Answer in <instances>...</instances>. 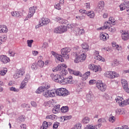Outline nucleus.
I'll return each instance as SVG.
<instances>
[{"label": "nucleus", "mask_w": 129, "mask_h": 129, "mask_svg": "<svg viewBox=\"0 0 129 129\" xmlns=\"http://www.w3.org/2000/svg\"><path fill=\"white\" fill-rule=\"evenodd\" d=\"M69 92L65 88L49 90V97H55L56 94L58 96L64 97V96L69 95Z\"/></svg>", "instance_id": "f257e3e1"}, {"label": "nucleus", "mask_w": 129, "mask_h": 129, "mask_svg": "<svg viewBox=\"0 0 129 129\" xmlns=\"http://www.w3.org/2000/svg\"><path fill=\"white\" fill-rule=\"evenodd\" d=\"M114 19L112 17H109L108 22H105L102 27H100L98 28L97 30L99 31H103V30H105L108 28V25L107 24H108V25H111V24H114Z\"/></svg>", "instance_id": "f03ea898"}, {"label": "nucleus", "mask_w": 129, "mask_h": 129, "mask_svg": "<svg viewBox=\"0 0 129 129\" xmlns=\"http://www.w3.org/2000/svg\"><path fill=\"white\" fill-rule=\"evenodd\" d=\"M70 51H71V49H70V48L69 47H66L61 49L60 52L61 55H61L62 58L64 57L65 59H69V54H68V53H69Z\"/></svg>", "instance_id": "7ed1b4c3"}, {"label": "nucleus", "mask_w": 129, "mask_h": 129, "mask_svg": "<svg viewBox=\"0 0 129 129\" xmlns=\"http://www.w3.org/2000/svg\"><path fill=\"white\" fill-rule=\"evenodd\" d=\"M36 11H37V7L36 6L30 7L29 8V14L26 18L25 20L28 21V19H31L34 16V14L36 13Z\"/></svg>", "instance_id": "20e7f679"}, {"label": "nucleus", "mask_w": 129, "mask_h": 129, "mask_svg": "<svg viewBox=\"0 0 129 129\" xmlns=\"http://www.w3.org/2000/svg\"><path fill=\"white\" fill-rule=\"evenodd\" d=\"M73 78L72 76H70L69 77L64 78L63 77L62 81L61 82V84L65 85V84H72L73 83Z\"/></svg>", "instance_id": "39448f33"}, {"label": "nucleus", "mask_w": 129, "mask_h": 129, "mask_svg": "<svg viewBox=\"0 0 129 129\" xmlns=\"http://www.w3.org/2000/svg\"><path fill=\"white\" fill-rule=\"evenodd\" d=\"M51 77H52V79L53 80V81L61 84V82H62L63 79V76L60 75H54V74H51Z\"/></svg>", "instance_id": "423d86ee"}, {"label": "nucleus", "mask_w": 129, "mask_h": 129, "mask_svg": "<svg viewBox=\"0 0 129 129\" xmlns=\"http://www.w3.org/2000/svg\"><path fill=\"white\" fill-rule=\"evenodd\" d=\"M48 23H50V19L43 18L39 21V24L36 26V28H40V27H42V26H44V25H47Z\"/></svg>", "instance_id": "0eeeda50"}, {"label": "nucleus", "mask_w": 129, "mask_h": 129, "mask_svg": "<svg viewBox=\"0 0 129 129\" xmlns=\"http://www.w3.org/2000/svg\"><path fill=\"white\" fill-rule=\"evenodd\" d=\"M96 87L101 91H105L106 90V85L103 84L102 82L98 81L96 84Z\"/></svg>", "instance_id": "6e6552de"}, {"label": "nucleus", "mask_w": 129, "mask_h": 129, "mask_svg": "<svg viewBox=\"0 0 129 129\" xmlns=\"http://www.w3.org/2000/svg\"><path fill=\"white\" fill-rule=\"evenodd\" d=\"M120 11H124V10H126V12L129 13V2L125 1L124 3L121 4L119 6Z\"/></svg>", "instance_id": "1a4fd4ad"}, {"label": "nucleus", "mask_w": 129, "mask_h": 129, "mask_svg": "<svg viewBox=\"0 0 129 129\" xmlns=\"http://www.w3.org/2000/svg\"><path fill=\"white\" fill-rule=\"evenodd\" d=\"M94 58L95 60H98L104 62V58L99 55V51L95 50L94 52Z\"/></svg>", "instance_id": "9d476101"}, {"label": "nucleus", "mask_w": 129, "mask_h": 129, "mask_svg": "<svg viewBox=\"0 0 129 129\" xmlns=\"http://www.w3.org/2000/svg\"><path fill=\"white\" fill-rule=\"evenodd\" d=\"M86 59V55L84 53L80 54L75 59V63H79V62H82Z\"/></svg>", "instance_id": "9b49d317"}, {"label": "nucleus", "mask_w": 129, "mask_h": 129, "mask_svg": "<svg viewBox=\"0 0 129 129\" xmlns=\"http://www.w3.org/2000/svg\"><path fill=\"white\" fill-rule=\"evenodd\" d=\"M121 83L124 91L127 93H129L128 84L127 83V81H126V80H121Z\"/></svg>", "instance_id": "f8f14e48"}, {"label": "nucleus", "mask_w": 129, "mask_h": 129, "mask_svg": "<svg viewBox=\"0 0 129 129\" xmlns=\"http://www.w3.org/2000/svg\"><path fill=\"white\" fill-rule=\"evenodd\" d=\"M11 61L9 57L7 56V55H0V61L2 62L3 64H7Z\"/></svg>", "instance_id": "ddd939ff"}, {"label": "nucleus", "mask_w": 129, "mask_h": 129, "mask_svg": "<svg viewBox=\"0 0 129 129\" xmlns=\"http://www.w3.org/2000/svg\"><path fill=\"white\" fill-rule=\"evenodd\" d=\"M25 74V70L23 69H20V70H18L17 71V73L16 74V75H14V78L17 79V78H20V77H22V76Z\"/></svg>", "instance_id": "4468645a"}, {"label": "nucleus", "mask_w": 129, "mask_h": 129, "mask_svg": "<svg viewBox=\"0 0 129 129\" xmlns=\"http://www.w3.org/2000/svg\"><path fill=\"white\" fill-rule=\"evenodd\" d=\"M51 53L52 56H54V57H55V58L56 59V60H57L58 61H59V62L64 61V58L62 57V55L57 54L54 51H51Z\"/></svg>", "instance_id": "2eb2a0df"}, {"label": "nucleus", "mask_w": 129, "mask_h": 129, "mask_svg": "<svg viewBox=\"0 0 129 129\" xmlns=\"http://www.w3.org/2000/svg\"><path fill=\"white\" fill-rule=\"evenodd\" d=\"M101 127V124H98L95 125L93 124H88L85 127V129H100Z\"/></svg>", "instance_id": "dca6fc26"}, {"label": "nucleus", "mask_w": 129, "mask_h": 129, "mask_svg": "<svg viewBox=\"0 0 129 129\" xmlns=\"http://www.w3.org/2000/svg\"><path fill=\"white\" fill-rule=\"evenodd\" d=\"M103 9H104V2L100 1L96 8V10L97 12H100V11H102Z\"/></svg>", "instance_id": "f3484780"}, {"label": "nucleus", "mask_w": 129, "mask_h": 129, "mask_svg": "<svg viewBox=\"0 0 129 129\" xmlns=\"http://www.w3.org/2000/svg\"><path fill=\"white\" fill-rule=\"evenodd\" d=\"M68 70L69 72V73H70V74H73L74 75H75L76 76H80V77H81V76H82V74H81V73L79 71H73L72 69H68Z\"/></svg>", "instance_id": "a211bd4d"}, {"label": "nucleus", "mask_w": 129, "mask_h": 129, "mask_svg": "<svg viewBox=\"0 0 129 129\" xmlns=\"http://www.w3.org/2000/svg\"><path fill=\"white\" fill-rule=\"evenodd\" d=\"M87 97V101L88 102H92L94 99H95V97L92 94H88L86 96Z\"/></svg>", "instance_id": "6ab92c4d"}, {"label": "nucleus", "mask_w": 129, "mask_h": 129, "mask_svg": "<svg viewBox=\"0 0 129 129\" xmlns=\"http://www.w3.org/2000/svg\"><path fill=\"white\" fill-rule=\"evenodd\" d=\"M121 38L123 41H127L129 39L128 32L125 31H123V33L121 34Z\"/></svg>", "instance_id": "aec40b11"}, {"label": "nucleus", "mask_w": 129, "mask_h": 129, "mask_svg": "<svg viewBox=\"0 0 129 129\" xmlns=\"http://www.w3.org/2000/svg\"><path fill=\"white\" fill-rule=\"evenodd\" d=\"M115 100L116 102L118 104L119 106H123V98L121 97L117 96L116 97Z\"/></svg>", "instance_id": "412c9836"}, {"label": "nucleus", "mask_w": 129, "mask_h": 129, "mask_svg": "<svg viewBox=\"0 0 129 129\" xmlns=\"http://www.w3.org/2000/svg\"><path fill=\"white\" fill-rule=\"evenodd\" d=\"M44 91H45V89L44 88V87L40 86L36 90L35 92L37 94H40L42 93V92H44Z\"/></svg>", "instance_id": "4be33fe9"}, {"label": "nucleus", "mask_w": 129, "mask_h": 129, "mask_svg": "<svg viewBox=\"0 0 129 129\" xmlns=\"http://www.w3.org/2000/svg\"><path fill=\"white\" fill-rule=\"evenodd\" d=\"M12 17H16V18H20L21 17V12L15 11L11 12Z\"/></svg>", "instance_id": "5701e85b"}, {"label": "nucleus", "mask_w": 129, "mask_h": 129, "mask_svg": "<svg viewBox=\"0 0 129 129\" xmlns=\"http://www.w3.org/2000/svg\"><path fill=\"white\" fill-rule=\"evenodd\" d=\"M87 16L89 17L91 19H93L95 17V14L93 11H88L87 13Z\"/></svg>", "instance_id": "b1692460"}, {"label": "nucleus", "mask_w": 129, "mask_h": 129, "mask_svg": "<svg viewBox=\"0 0 129 129\" xmlns=\"http://www.w3.org/2000/svg\"><path fill=\"white\" fill-rule=\"evenodd\" d=\"M17 122H19V123H21V122H23V121H25V116L22 115L20 116L17 119Z\"/></svg>", "instance_id": "393cba45"}, {"label": "nucleus", "mask_w": 129, "mask_h": 129, "mask_svg": "<svg viewBox=\"0 0 129 129\" xmlns=\"http://www.w3.org/2000/svg\"><path fill=\"white\" fill-rule=\"evenodd\" d=\"M59 109H60V105H55L54 108L52 109L53 113H57V112H58L59 111Z\"/></svg>", "instance_id": "a878e982"}, {"label": "nucleus", "mask_w": 129, "mask_h": 129, "mask_svg": "<svg viewBox=\"0 0 129 129\" xmlns=\"http://www.w3.org/2000/svg\"><path fill=\"white\" fill-rule=\"evenodd\" d=\"M37 63L38 66H39V67H40V68H43L44 67V66L45 65V62L42 60H38Z\"/></svg>", "instance_id": "bb28decb"}, {"label": "nucleus", "mask_w": 129, "mask_h": 129, "mask_svg": "<svg viewBox=\"0 0 129 129\" xmlns=\"http://www.w3.org/2000/svg\"><path fill=\"white\" fill-rule=\"evenodd\" d=\"M69 110V107L67 106H62L60 109L61 112H67Z\"/></svg>", "instance_id": "cd10ccee"}, {"label": "nucleus", "mask_w": 129, "mask_h": 129, "mask_svg": "<svg viewBox=\"0 0 129 129\" xmlns=\"http://www.w3.org/2000/svg\"><path fill=\"white\" fill-rule=\"evenodd\" d=\"M60 30L61 34L67 32V27L64 26H60Z\"/></svg>", "instance_id": "c85d7f7f"}, {"label": "nucleus", "mask_w": 129, "mask_h": 129, "mask_svg": "<svg viewBox=\"0 0 129 129\" xmlns=\"http://www.w3.org/2000/svg\"><path fill=\"white\" fill-rule=\"evenodd\" d=\"M1 33H8V28L6 25H1Z\"/></svg>", "instance_id": "c756f323"}, {"label": "nucleus", "mask_w": 129, "mask_h": 129, "mask_svg": "<svg viewBox=\"0 0 129 129\" xmlns=\"http://www.w3.org/2000/svg\"><path fill=\"white\" fill-rule=\"evenodd\" d=\"M116 119L115 118V117L113 116L112 114L110 115V117L109 118V121H110V122H112V123H113V122H115Z\"/></svg>", "instance_id": "7c9ffc66"}, {"label": "nucleus", "mask_w": 129, "mask_h": 129, "mask_svg": "<svg viewBox=\"0 0 129 129\" xmlns=\"http://www.w3.org/2000/svg\"><path fill=\"white\" fill-rule=\"evenodd\" d=\"M81 46L84 50H87L88 51V49H89V45L86 43H83L81 44Z\"/></svg>", "instance_id": "2f4dec72"}, {"label": "nucleus", "mask_w": 129, "mask_h": 129, "mask_svg": "<svg viewBox=\"0 0 129 129\" xmlns=\"http://www.w3.org/2000/svg\"><path fill=\"white\" fill-rule=\"evenodd\" d=\"M115 112L117 114H124V110H123V109H117Z\"/></svg>", "instance_id": "473e14b6"}, {"label": "nucleus", "mask_w": 129, "mask_h": 129, "mask_svg": "<svg viewBox=\"0 0 129 129\" xmlns=\"http://www.w3.org/2000/svg\"><path fill=\"white\" fill-rule=\"evenodd\" d=\"M104 76L105 77H107V78H110V79H112L111 78V71H109V72H106L104 74Z\"/></svg>", "instance_id": "72a5a7b5"}, {"label": "nucleus", "mask_w": 129, "mask_h": 129, "mask_svg": "<svg viewBox=\"0 0 129 129\" xmlns=\"http://www.w3.org/2000/svg\"><path fill=\"white\" fill-rule=\"evenodd\" d=\"M107 38H108V37H107L106 36H105V35H104L103 34H100V39L102 41H104V42H105V41H106V40H107Z\"/></svg>", "instance_id": "f704fd0d"}, {"label": "nucleus", "mask_w": 129, "mask_h": 129, "mask_svg": "<svg viewBox=\"0 0 129 129\" xmlns=\"http://www.w3.org/2000/svg\"><path fill=\"white\" fill-rule=\"evenodd\" d=\"M111 78L113 79L114 78H116L119 76V75L115 72H111Z\"/></svg>", "instance_id": "c9c22d12"}, {"label": "nucleus", "mask_w": 129, "mask_h": 129, "mask_svg": "<svg viewBox=\"0 0 129 129\" xmlns=\"http://www.w3.org/2000/svg\"><path fill=\"white\" fill-rule=\"evenodd\" d=\"M61 69V64H58L57 67L54 68L52 69V71L53 72H57V71H60Z\"/></svg>", "instance_id": "e433bc0d"}, {"label": "nucleus", "mask_w": 129, "mask_h": 129, "mask_svg": "<svg viewBox=\"0 0 129 129\" xmlns=\"http://www.w3.org/2000/svg\"><path fill=\"white\" fill-rule=\"evenodd\" d=\"M93 71H94V72H98L101 71V69H100V67L95 65Z\"/></svg>", "instance_id": "4c0bfd02"}, {"label": "nucleus", "mask_w": 129, "mask_h": 129, "mask_svg": "<svg viewBox=\"0 0 129 129\" xmlns=\"http://www.w3.org/2000/svg\"><path fill=\"white\" fill-rule=\"evenodd\" d=\"M83 123H85L86 124L89 123L90 121V118L89 117H85L82 120Z\"/></svg>", "instance_id": "58836bf2"}, {"label": "nucleus", "mask_w": 129, "mask_h": 129, "mask_svg": "<svg viewBox=\"0 0 129 129\" xmlns=\"http://www.w3.org/2000/svg\"><path fill=\"white\" fill-rule=\"evenodd\" d=\"M90 76V72L88 71L85 74H84V75L83 76V77L84 79H85V80H86V79H87L88 77H89Z\"/></svg>", "instance_id": "ea45409f"}, {"label": "nucleus", "mask_w": 129, "mask_h": 129, "mask_svg": "<svg viewBox=\"0 0 129 129\" xmlns=\"http://www.w3.org/2000/svg\"><path fill=\"white\" fill-rule=\"evenodd\" d=\"M55 21L57 23H59V24H61L62 25H63V22H62L63 18H61L59 17H57L55 18Z\"/></svg>", "instance_id": "a19ab883"}, {"label": "nucleus", "mask_w": 129, "mask_h": 129, "mask_svg": "<svg viewBox=\"0 0 129 129\" xmlns=\"http://www.w3.org/2000/svg\"><path fill=\"white\" fill-rule=\"evenodd\" d=\"M54 33L55 34H61V30H60V26L57 27L54 29Z\"/></svg>", "instance_id": "79ce46f5"}, {"label": "nucleus", "mask_w": 129, "mask_h": 129, "mask_svg": "<svg viewBox=\"0 0 129 129\" xmlns=\"http://www.w3.org/2000/svg\"><path fill=\"white\" fill-rule=\"evenodd\" d=\"M7 72H8L7 69H4V70L0 71L1 76H5V75H6L7 74Z\"/></svg>", "instance_id": "37998d69"}, {"label": "nucleus", "mask_w": 129, "mask_h": 129, "mask_svg": "<svg viewBox=\"0 0 129 129\" xmlns=\"http://www.w3.org/2000/svg\"><path fill=\"white\" fill-rule=\"evenodd\" d=\"M32 70H37L38 69V64L36 62H34L31 66Z\"/></svg>", "instance_id": "c03bdc74"}, {"label": "nucleus", "mask_w": 129, "mask_h": 129, "mask_svg": "<svg viewBox=\"0 0 129 129\" xmlns=\"http://www.w3.org/2000/svg\"><path fill=\"white\" fill-rule=\"evenodd\" d=\"M48 128V122L46 121H44L43 123L42 126L40 129H47Z\"/></svg>", "instance_id": "a18cd8bd"}, {"label": "nucleus", "mask_w": 129, "mask_h": 129, "mask_svg": "<svg viewBox=\"0 0 129 129\" xmlns=\"http://www.w3.org/2000/svg\"><path fill=\"white\" fill-rule=\"evenodd\" d=\"M10 90H11V91H14V92H19V91H20L19 89L16 88L15 87H10Z\"/></svg>", "instance_id": "49530a36"}, {"label": "nucleus", "mask_w": 129, "mask_h": 129, "mask_svg": "<svg viewBox=\"0 0 129 129\" xmlns=\"http://www.w3.org/2000/svg\"><path fill=\"white\" fill-rule=\"evenodd\" d=\"M108 29H109V32H111V33H114L115 31H116V28L113 27H109V26L108 25Z\"/></svg>", "instance_id": "de8ad7c7"}, {"label": "nucleus", "mask_w": 129, "mask_h": 129, "mask_svg": "<svg viewBox=\"0 0 129 129\" xmlns=\"http://www.w3.org/2000/svg\"><path fill=\"white\" fill-rule=\"evenodd\" d=\"M43 95L45 97H50V90H47L43 93Z\"/></svg>", "instance_id": "09e8293b"}, {"label": "nucleus", "mask_w": 129, "mask_h": 129, "mask_svg": "<svg viewBox=\"0 0 129 129\" xmlns=\"http://www.w3.org/2000/svg\"><path fill=\"white\" fill-rule=\"evenodd\" d=\"M60 125V123L58 122H55L54 124H53V129H57L58 128V127Z\"/></svg>", "instance_id": "8fccbe9b"}, {"label": "nucleus", "mask_w": 129, "mask_h": 129, "mask_svg": "<svg viewBox=\"0 0 129 129\" xmlns=\"http://www.w3.org/2000/svg\"><path fill=\"white\" fill-rule=\"evenodd\" d=\"M77 20H78V21H82V20H84V19H85V16L82 15V16H77L76 17Z\"/></svg>", "instance_id": "3c124183"}, {"label": "nucleus", "mask_w": 129, "mask_h": 129, "mask_svg": "<svg viewBox=\"0 0 129 129\" xmlns=\"http://www.w3.org/2000/svg\"><path fill=\"white\" fill-rule=\"evenodd\" d=\"M27 83H28V82H26V81H23L22 82L20 87L21 89H23L27 85Z\"/></svg>", "instance_id": "603ef678"}, {"label": "nucleus", "mask_w": 129, "mask_h": 129, "mask_svg": "<svg viewBox=\"0 0 129 129\" xmlns=\"http://www.w3.org/2000/svg\"><path fill=\"white\" fill-rule=\"evenodd\" d=\"M34 42L33 40H27V45L30 48L32 47V44H33V42Z\"/></svg>", "instance_id": "864d4df0"}, {"label": "nucleus", "mask_w": 129, "mask_h": 129, "mask_svg": "<svg viewBox=\"0 0 129 129\" xmlns=\"http://www.w3.org/2000/svg\"><path fill=\"white\" fill-rule=\"evenodd\" d=\"M61 7L62 6L59 3H56L54 5V8L56 10H61Z\"/></svg>", "instance_id": "5fc2aeb1"}, {"label": "nucleus", "mask_w": 129, "mask_h": 129, "mask_svg": "<svg viewBox=\"0 0 129 129\" xmlns=\"http://www.w3.org/2000/svg\"><path fill=\"white\" fill-rule=\"evenodd\" d=\"M63 118L64 120H69V119H71L72 118V116L69 115V116H63Z\"/></svg>", "instance_id": "6e6d98bb"}, {"label": "nucleus", "mask_w": 129, "mask_h": 129, "mask_svg": "<svg viewBox=\"0 0 129 129\" xmlns=\"http://www.w3.org/2000/svg\"><path fill=\"white\" fill-rule=\"evenodd\" d=\"M128 104H129V99H127L123 101V106H124V105H128Z\"/></svg>", "instance_id": "4d7b16f0"}, {"label": "nucleus", "mask_w": 129, "mask_h": 129, "mask_svg": "<svg viewBox=\"0 0 129 129\" xmlns=\"http://www.w3.org/2000/svg\"><path fill=\"white\" fill-rule=\"evenodd\" d=\"M9 53L10 54V56H11L12 57H15V55L16 54V53L15 51H12V50H9Z\"/></svg>", "instance_id": "13d9d810"}, {"label": "nucleus", "mask_w": 129, "mask_h": 129, "mask_svg": "<svg viewBox=\"0 0 129 129\" xmlns=\"http://www.w3.org/2000/svg\"><path fill=\"white\" fill-rule=\"evenodd\" d=\"M79 12L81 14H84V15H87V13H88L87 11L83 9H80L79 10Z\"/></svg>", "instance_id": "bf43d9fd"}, {"label": "nucleus", "mask_w": 129, "mask_h": 129, "mask_svg": "<svg viewBox=\"0 0 129 129\" xmlns=\"http://www.w3.org/2000/svg\"><path fill=\"white\" fill-rule=\"evenodd\" d=\"M85 33L84 29H81L79 30V35H83Z\"/></svg>", "instance_id": "052dcab7"}, {"label": "nucleus", "mask_w": 129, "mask_h": 129, "mask_svg": "<svg viewBox=\"0 0 129 129\" xmlns=\"http://www.w3.org/2000/svg\"><path fill=\"white\" fill-rule=\"evenodd\" d=\"M30 79V75H26L25 78L24 79V81H25L26 82H28Z\"/></svg>", "instance_id": "680f3d73"}, {"label": "nucleus", "mask_w": 129, "mask_h": 129, "mask_svg": "<svg viewBox=\"0 0 129 129\" xmlns=\"http://www.w3.org/2000/svg\"><path fill=\"white\" fill-rule=\"evenodd\" d=\"M94 64H89V69H90V70H92V71H93V69L94 68Z\"/></svg>", "instance_id": "e2e57ef3"}, {"label": "nucleus", "mask_w": 129, "mask_h": 129, "mask_svg": "<svg viewBox=\"0 0 129 129\" xmlns=\"http://www.w3.org/2000/svg\"><path fill=\"white\" fill-rule=\"evenodd\" d=\"M31 104L32 106H33V107H37V103H36V102H35V101H31Z\"/></svg>", "instance_id": "0e129e2a"}, {"label": "nucleus", "mask_w": 129, "mask_h": 129, "mask_svg": "<svg viewBox=\"0 0 129 129\" xmlns=\"http://www.w3.org/2000/svg\"><path fill=\"white\" fill-rule=\"evenodd\" d=\"M43 88H44V90H47L50 88V85L48 84H45V85L43 86Z\"/></svg>", "instance_id": "69168bd1"}, {"label": "nucleus", "mask_w": 129, "mask_h": 129, "mask_svg": "<svg viewBox=\"0 0 129 129\" xmlns=\"http://www.w3.org/2000/svg\"><path fill=\"white\" fill-rule=\"evenodd\" d=\"M77 129H81V124L80 123H77L76 125V127H75Z\"/></svg>", "instance_id": "338daca9"}, {"label": "nucleus", "mask_w": 129, "mask_h": 129, "mask_svg": "<svg viewBox=\"0 0 129 129\" xmlns=\"http://www.w3.org/2000/svg\"><path fill=\"white\" fill-rule=\"evenodd\" d=\"M121 129H129V127L127 125H123L121 127Z\"/></svg>", "instance_id": "774afa93"}]
</instances>
